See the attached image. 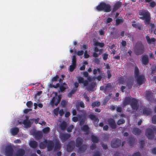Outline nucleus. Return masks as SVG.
Returning a JSON list of instances; mask_svg holds the SVG:
<instances>
[{"instance_id":"nucleus-55","label":"nucleus","mask_w":156,"mask_h":156,"mask_svg":"<svg viewBox=\"0 0 156 156\" xmlns=\"http://www.w3.org/2000/svg\"><path fill=\"white\" fill-rule=\"evenodd\" d=\"M79 83H83L84 82V78L82 77L79 76L78 78Z\"/></svg>"},{"instance_id":"nucleus-20","label":"nucleus","mask_w":156,"mask_h":156,"mask_svg":"<svg viewBox=\"0 0 156 156\" xmlns=\"http://www.w3.org/2000/svg\"><path fill=\"white\" fill-rule=\"evenodd\" d=\"M28 118H26V119L23 120V123L24 125L25 128H28L30 127L32 124L31 122L28 119Z\"/></svg>"},{"instance_id":"nucleus-62","label":"nucleus","mask_w":156,"mask_h":156,"mask_svg":"<svg viewBox=\"0 0 156 156\" xmlns=\"http://www.w3.org/2000/svg\"><path fill=\"white\" fill-rule=\"evenodd\" d=\"M84 53V51L83 50L79 51L77 52V55L78 56L82 55Z\"/></svg>"},{"instance_id":"nucleus-53","label":"nucleus","mask_w":156,"mask_h":156,"mask_svg":"<svg viewBox=\"0 0 156 156\" xmlns=\"http://www.w3.org/2000/svg\"><path fill=\"white\" fill-rule=\"evenodd\" d=\"M151 74H154L156 71V66H152L151 67Z\"/></svg>"},{"instance_id":"nucleus-10","label":"nucleus","mask_w":156,"mask_h":156,"mask_svg":"<svg viewBox=\"0 0 156 156\" xmlns=\"http://www.w3.org/2000/svg\"><path fill=\"white\" fill-rule=\"evenodd\" d=\"M89 118L93 121L94 124L96 127L98 126L99 119L98 117L93 114H90L88 116Z\"/></svg>"},{"instance_id":"nucleus-28","label":"nucleus","mask_w":156,"mask_h":156,"mask_svg":"<svg viewBox=\"0 0 156 156\" xmlns=\"http://www.w3.org/2000/svg\"><path fill=\"white\" fill-rule=\"evenodd\" d=\"M67 126V122L65 121H63L60 124L59 127L61 130H65L66 129Z\"/></svg>"},{"instance_id":"nucleus-4","label":"nucleus","mask_w":156,"mask_h":156,"mask_svg":"<svg viewBox=\"0 0 156 156\" xmlns=\"http://www.w3.org/2000/svg\"><path fill=\"white\" fill-rule=\"evenodd\" d=\"M156 133V127L152 126L151 128H148L146 129L145 135L148 139H152L154 136V134Z\"/></svg>"},{"instance_id":"nucleus-44","label":"nucleus","mask_w":156,"mask_h":156,"mask_svg":"<svg viewBox=\"0 0 156 156\" xmlns=\"http://www.w3.org/2000/svg\"><path fill=\"white\" fill-rule=\"evenodd\" d=\"M112 87V85L110 83H108L106 84L105 87L104 89V92H106L108 90Z\"/></svg>"},{"instance_id":"nucleus-34","label":"nucleus","mask_w":156,"mask_h":156,"mask_svg":"<svg viewBox=\"0 0 156 156\" xmlns=\"http://www.w3.org/2000/svg\"><path fill=\"white\" fill-rule=\"evenodd\" d=\"M135 21H133V23L132 24V26L135 28H137L139 30H141L142 27V25L140 23H138L136 24L134 23H135Z\"/></svg>"},{"instance_id":"nucleus-58","label":"nucleus","mask_w":156,"mask_h":156,"mask_svg":"<svg viewBox=\"0 0 156 156\" xmlns=\"http://www.w3.org/2000/svg\"><path fill=\"white\" fill-rule=\"evenodd\" d=\"M59 76L58 75H56L55 77H53L51 80V82H55L57 81L59 79Z\"/></svg>"},{"instance_id":"nucleus-27","label":"nucleus","mask_w":156,"mask_h":156,"mask_svg":"<svg viewBox=\"0 0 156 156\" xmlns=\"http://www.w3.org/2000/svg\"><path fill=\"white\" fill-rule=\"evenodd\" d=\"M132 132L135 135H138L140 134L141 131L139 128L135 127L133 129Z\"/></svg>"},{"instance_id":"nucleus-42","label":"nucleus","mask_w":156,"mask_h":156,"mask_svg":"<svg viewBox=\"0 0 156 156\" xmlns=\"http://www.w3.org/2000/svg\"><path fill=\"white\" fill-rule=\"evenodd\" d=\"M123 21L124 20L122 18L120 19L117 18L115 20L116 25L118 26L120 24H121L123 22Z\"/></svg>"},{"instance_id":"nucleus-64","label":"nucleus","mask_w":156,"mask_h":156,"mask_svg":"<svg viewBox=\"0 0 156 156\" xmlns=\"http://www.w3.org/2000/svg\"><path fill=\"white\" fill-rule=\"evenodd\" d=\"M133 156H141L140 153L138 151L134 153L133 155Z\"/></svg>"},{"instance_id":"nucleus-7","label":"nucleus","mask_w":156,"mask_h":156,"mask_svg":"<svg viewBox=\"0 0 156 156\" xmlns=\"http://www.w3.org/2000/svg\"><path fill=\"white\" fill-rule=\"evenodd\" d=\"M13 149L11 146H7L5 149V154L6 156H12L13 154Z\"/></svg>"},{"instance_id":"nucleus-46","label":"nucleus","mask_w":156,"mask_h":156,"mask_svg":"<svg viewBox=\"0 0 156 156\" xmlns=\"http://www.w3.org/2000/svg\"><path fill=\"white\" fill-rule=\"evenodd\" d=\"M50 128L49 127H46L42 129V131L44 133L47 134L50 131Z\"/></svg>"},{"instance_id":"nucleus-63","label":"nucleus","mask_w":156,"mask_h":156,"mask_svg":"<svg viewBox=\"0 0 156 156\" xmlns=\"http://www.w3.org/2000/svg\"><path fill=\"white\" fill-rule=\"evenodd\" d=\"M93 156H101V153L100 152L97 151L95 152Z\"/></svg>"},{"instance_id":"nucleus-12","label":"nucleus","mask_w":156,"mask_h":156,"mask_svg":"<svg viewBox=\"0 0 156 156\" xmlns=\"http://www.w3.org/2000/svg\"><path fill=\"white\" fill-rule=\"evenodd\" d=\"M108 124L112 129H115L117 128V125L115 120L112 118H109L107 120Z\"/></svg>"},{"instance_id":"nucleus-52","label":"nucleus","mask_w":156,"mask_h":156,"mask_svg":"<svg viewBox=\"0 0 156 156\" xmlns=\"http://www.w3.org/2000/svg\"><path fill=\"white\" fill-rule=\"evenodd\" d=\"M73 128V125H71L67 129V131L69 133L71 132L72 131V130Z\"/></svg>"},{"instance_id":"nucleus-6","label":"nucleus","mask_w":156,"mask_h":156,"mask_svg":"<svg viewBox=\"0 0 156 156\" xmlns=\"http://www.w3.org/2000/svg\"><path fill=\"white\" fill-rule=\"evenodd\" d=\"M121 141L118 139H114L111 142V146L112 148H117L121 145Z\"/></svg>"},{"instance_id":"nucleus-51","label":"nucleus","mask_w":156,"mask_h":156,"mask_svg":"<svg viewBox=\"0 0 156 156\" xmlns=\"http://www.w3.org/2000/svg\"><path fill=\"white\" fill-rule=\"evenodd\" d=\"M33 103L31 101H28L27 102L26 105L29 108H31L33 106Z\"/></svg>"},{"instance_id":"nucleus-32","label":"nucleus","mask_w":156,"mask_h":156,"mask_svg":"<svg viewBox=\"0 0 156 156\" xmlns=\"http://www.w3.org/2000/svg\"><path fill=\"white\" fill-rule=\"evenodd\" d=\"M96 85V83L95 82H92L87 87V89L90 91H94L93 89Z\"/></svg>"},{"instance_id":"nucleus-57","label":"nucleus","mask_w":156,"mask_h":156,"mask_svg":"<svg viewBox=\"0 0 156 156\" xmlns=\"http://www.w3.org/2000/svg\"><path fill=\"white\" fill-rule=\"evenodd\" d=\"M102 56L103 60L106 61L108 59V54L106 53H105L102 55Z\"/></svg>"},{"instance_id":"nucleus-17","label":"nucleus","mask_w":156,"mask_h":156,"mask_svg":"<svg viewBox=\"0 0 156 156\" xmlns=\"http://www.w3.org/2000/svg\"><path fill=\"white\" fill-rule=\"evenodd\" d=\"M145 97L148 101H151L153 98V94L151 91H146Z\"/></svg>"},{"instance_id":"nucleus-25","label":"nucleus","mask_w":156,"mask_h":156,"mask_svg":"<svg viewBox=\"0 0 156 156\" xmlns=\"http://www.w3.org/2000/svg\"><path fill=\"white\" fill-rule=\"evenodd\" d=\"M25 153V150L23 149H20L16 151V156H23Z\"/></svg>"},{"instance_id":"nucleus-19","label":"nucleus","mask_w":156,"mask_h":156,"mask_svg":"<svg viewBox=\"0 0 156 156\" xmlns=\"http://www.w3.org/2000/svg\"><path fill=\"white\" fill-rule=\"evenodd\" d=\"M149 58L148 56L147 55H143L141 58V61L143 65H146L149 62Z\"/></svg>"},{"instance_id":"nucleus-35","label":"nucleus","mask_w":156,"mask_h":156,"mask_svg":"<svg viewBox=\"0 0 156 156\" xmlns=\"http://www.w3.org/2000/svg\"><path fill=\"white\" fill-rule=\"evenodd\" d=\"M135 141V139L134 137L130 136L129 137L128 142L130 146H133L134 144Z\"/></svg>"},{"instance_id":"nucleus-45","label":"nucleus","mask_w":156,"mask_h":156,"mask_svg":"<svg viewBox=\"0 0 156 156\" xmlns=\"http://www.w3.org/2000/svg\"><path fill=\"white\" fill-rule=\"evenodd\" d=\"M47 146V144L44 142V141L43 142H41L40 144L39 147L42 149H44Z\"/></svg>"},{"instance_id":"nucleus-50","label":"nucleus","mask_w":156,"mask_h":156,"mask_svg":"<svg viewBox=\"0 0 156 156\" xmlns=\"http://www.w3.org/2000/svg\"><path fill=\"white\" fill-rule=\"evenodd\" d=\"M76 65L74 64H72L69 66V71L71 72L73 71L74 69H75Z\"/></svg>"},{"instance_id":"nucleus-56","label":"nucleus","mask_w":156,"mask_h":156,"mask_svg":"<svg viewBox=\"0 0 156 156\" xmlns=\"http://www.w3.org/2000/svg\"><path fill=\"white\" fill-rule=\"evenodd\" d=\"M76 90L77 89H76L73 88V89L70 91L69 95H68V97H71V95L72 94H74Z\"/></svg>"},{"instance_id":"nucleus-60","label":"nucleus","mask_w":156,"mask_h":156,"mask_svg":"<svg viewBox=\"0 0 156 156\" xmlns=\"http://www.w3.org/2000/svg\"><path fill=\"white\" fill-rule=\"evenodd\" d=\"M61 105L63 107H65L67 104V102L65 100H62L61 102Z\"/></svg>"},{"instance_id":"nucleus-11","label":"nucleus","mask_w":156,"mask_h":156,"mask_svg":"<svg viewBox=\"0 0 156 156\" xmlns=\"http://www.w3.org/2000/svg\"><path fill=\"white\" fill-rule=\"evenodd\" d=\"M137 84L140 85L144 82L145 76L143 75H141L135 77Z\"/></svg>"},{"instance_id":"nucleus-18","label":"nucleus","mask_w":156,"mask_h":156,"mask_svg":"<svg viewBox=\"0 0 156 156\" xmlns=\"http://www.w3.org/2000/svg\"><path fill=\"white\" fill-rule=\"evenodd\" d=\"M145 37L148 44H155L156 40L155 38L154 37L151 38L148 35H147Z\"/></svg>"},{"instance_id":"nucleus-33","label":"nucleus","mask_w":156,"mask_h":156,"mask_svg":"<svg viewBox=\"0 0 156 156\" xmlns=\"http://www.w3.org/2000/svg\"><path fill=\"white\" fill-rule=\"evenodd\" d=\"M12 134L13 135H16L19 132V129L17 127L12 128L11 129Z\"/></svg>"},{"instance_id":"nucleus-49","label":"nucleus","mask_w":156,"mask_h":156,"mask_svg":"<svg viewBox=\"0 0 156 156\" xmlns=\"http://www.w3.org/2000/svg\"><path fill=\"white\" fill-rule=\"evenodd\" d=\"M72 63L73 64L76 65V56L74 55L73 56Z\"/></svg>"},{"instance_id":"nucleus-31","label":"nucleus","mask_w":156,"mask_h":156,"mask_svg":"<svg viewBox=\"0 0 156 156\" xmlns=\"http://www.w3.org/2000/svg\"><path fill=\"white\" fill-rule=\"evenodd\" d=\"M81 130L86 133V134H88L89 133V128L88 126L87 125H84L82 128Z\"/></svg>"},{"instance_id":"nucleus-37","label":"nucleus","mask_w":156,"mask_h":156,"mask_svg":"<svg viewBox=\"0 0 156 156\" xmlns=\"http://www.w3.org/2000/svg\"><path fill=\"white\" fill-rule=\"evenodd\" d=\"M87 146L86 144L82 145L80 146L79 147V151L83 152L86 151L87 148Z\"/></svg>"},{"instance_id":"nucleus-54","label":"nucleus","mask_w":156,"mask_h":156,"mask_svg":"<svg viewBox=\"0 0 156 156\" xmlns=\"http://www.w3.org/2000/svg\"><path fill=\"white\" fill-rule=\"evenodd\" d=\"M59 108L57 107L56 108L54 109L53 110V112L55 115L56 116H57L58 115V112H59Z\"/></svg>"},{"instance_id":"nucleus-5","label":"nucleus","mask_w":156,"mask_h":156,"mask_svg":"<svg viewBox=\"0 0 156 156\" xmlns=\"http://www.w3.org/2000/svg\"><path fill=\"white\" fill-rule=\"evenodd\" d=\"M130 105L133 110L136 111L139 107L138 101L136 99L132 98Z\"/></svg>"},{"instance_id":"nucleus-1","label":"nucleus","mask_w":156,"mask_h":156,"mask_svg":"<svg viewBox=\"0 0 156 156\" xmlns=\"http://www.w3.org/2000/svg\"><path fill=\"white\" fill-rule=\"evenodd\" d=\"M139 15L141 16L140 19L144 20L145 25H149L150 27H151V32H153L154 34L156 35V27L154 30L155 25L154 23H150L151 18L150 13L147 10L142 9L139 10Z\"/></svg>"},{"instance_id":"nucleus-47","label":"nucleus","mask_w":156,"mask_h":156,"mask_svg":"<svg viewBox=\"0 0 156 156\" xmlns=\"http://www.w3.org/2000/svg\"><path fill=\"white\" fill-rule=\"evenodd\" d=\"M79 106H80V107L82 108H84L85 107L84 103L82 101H81L80 103L79 106L77 105L76 106V108L77 110H78L79 109Z\"/></svg>"},{"instance_id":"nucleus-29","label":"nucleus","mask_w":156,"mask_h":156,"mask_svg":"<svg viewBox=\"0 0 156 156\" xmlns=\"http://www.w3.org/2000/svg\"><path fill=\"white\" fill-rule=\"evenodd\" d=\"M126 80V77L125 76H121L118 79L119 83L121 84H124L125 83Z\"/></svg>"},{"instance_id":"nucleus-41","label":"nucleus","mask_w":156,"mask_h":156,"mask_svg":"<svg viewBox=\"0 0 156 156\" xmlns=\"http://www.w3.org/2000/svg\"><path fill=\"white\" fill-rule=\"evenodd\" d=\"M91 140L94 143H98L99 141L98 138L96 136L94 135L91 136Z\"/></svg>"},{"instance_id":"nucleus-14","label":"nucleus","mask_w":156,"mask_h":156,"mask_svg":"<svg viewBox=\"0 0 156 156\" xmlns=\"http://www.w3.org/2000/svg\"><path fill=\"white\" fill-rule=\"evenodd\" d=\"M75 146V142L74 141H71L68 144L67 147V151L71 152Z\"/></svg>"},{"instance_id":"nucleus-15","label":"nucleus","mask_w":156,"mask_h":156,"mask_svg":"<svg viewBox=\"0 0 156 156\" xmlns=\"http://www.w3.org/2000/svg\"><path fill=\"white\" fill-rule=\"evenodd\" d=\"M122 3L120 1H117L114 4L112 9V12H116L122 6Z\"/></svg>"},{"instance_id":"nucleus-24","label":"nucleus","mask_w":156,"mask_h":156,"mask_svg":"<svg viewBox=\"0 0 156 156\" xmlns=\"http://www.w3.org/2000/svg\"><path fill=\"white\" fill-rule=\"evenodd\" d=\"M61 147V144L58 140L55 142V146L54 147V151L59 150Z\"/></svg>"},{"instance_id":"nucleus-13","label":"nucleus","mask_w":156,"mask_h":156,"mask_svg":"<svg viewBox=\"0 0 156 156\" xmlns=\"http://www.w3.org/2000/svg\"><path fill=\"white\" fill-rule=\"evenodd\" d=\"M70 137V134L67 133H62L59 135V137L62 141L63 142L67 140Z\"/></svg>"},{"instance_id":"nucleus-36","label":"nucleus","mask_w":156,"mask_h":156,"mask_svg":"<svg viewBox=\"0 0 156 156\" xmlns=\"http://www.w3.org/2000/svg\"><path fill=\"white\" fill-rule=\"evenodd\" d=\"M68 88L67 84L64 83H63V85L60 86L59 87V90L61 92H63L64 91L65 89L67 88Z\"/></svg>"},{"instance_id":"nucleus-26","label":"nucleus","mask_w":156,"mask_h":156,"mask_svg":"<svg viewBox=\"0 0 156 156\" xmlns=\"http://www.w3.org/2000/svg\"><path fill=\"white\" fill-rule=\"evenodd\" d=\"M29 145L31 148L35 149L37 147L38 143L35 140H31L30 142Z\"/></svg>"},{"instance_id":"nucleus-8","label":"nucleus","mask_w":156,"mask_h":156,"mask_svg":"<svg viewBox=\"0 0 156 156\" xmlns=\"http://www.w3.org/2000/svg\"><path fill=\"white\" fill-rule=\"evenodd\" d=\"M44 142L47 144V150L48 151H50L52 150L54 146V142L52 140H45Z\"/></svg>"},{"instance_id":"nucleus-22","label":"nucleus","mask_w":156,"mask_h":156,"mask_svg":"<svg viewBox=\"0 0 156 156\" xmlns=\"http://www.w3.org/2000/svg\"><path fill=\"white\" fill-rule=\"evenodd\" d=\"M143 113L147 115H151L152 114V110L151 108H145L143 109Z\"/></svg>"},{"instance_id":"nucleus-23","label":"nucleus","mask_w":156,"mask_h":156,"mask_svg":"<svg viewBox=\"0 0 156 156\" xmlns=\"http://www.w3.org/2000/svg\"><path fill=\"white\" fill-rule=\"evenodd\" d=\"M131 101L132 98L128 97H126L124 99L123 103V106H125L127 105H130Z\"/></svg>"},{"instance_id":"nucleus-30","label":"nucleus","mask_w":156,"mask_h":156,"mask_svg":"<svg viewBox=\"0 0 156 156\" xmlns=\"http://www.w3.org/2000/svg\"><path fill=\"white\" fill-rule=\"evenodd\" d=\"M35 137L37 140H40L43 137V135L41 132L38 131L35 133Z\"/></svg>"},{"instance_id":"nucleus-38","label":"nucleus","mask_w":156,"mask_h":156,"mask_svg":"<svg viewBox=\"0 0 156 156\" xmlns=\"http://www.w3.org/2000/svg\"><path fill=\"white\" fill-rule=\"evenodd\" d=\"M133 85V80L131 79H128L127 83V86L129 89H130L132 87Z\"/></svg>"},{"instance_id":"nucleus-43","label":"nucleus","mask_w":156,"mask_h":156,"mask_svg":"<svg viewBox=\"0 0 156 156\" xmlns=\"http://www.w3.org/2000/svg\"><path fill=\"white\" fill-rule=\"evenodd\" d=\"M134 74L135 77L140 75L139 69L137 66H135V67Z\"/></svg>"},{"instance_id":"nucleus-2","label":"nucleus","mask_w":156,"mask_h":156,"mask_svg":"<svg viewBox=\"0 0 156 156\" xmlns=\"http://www.w3.org/2000/svg\"><path fill=\"white\" fill-rule=\"evenodd\" d=\"M134 51L135 54L137 55H141L144 53V47L141 41H138L136 44Z\"/></svg>"},{"instance_id":"nucleus-3","label":"nucleus","mask_w":156,"mask_h":156,"mask_svg":"<svg viewBox=\"0 0 156 156\" xmlns=\"http://www.w3.org/2000/svg\"><path fill=\"white\" fill-rule=\"evenodd\" d=\"M96 9L98 11H104L105 12H109L111 11L110 5L103 2L96 7Z\"/></svg>"},{"instance_id":"nucleus-21","label":"nucleus","mask_w":156,"mask_h":156,"mask_svg":"<svg viewBox=\"0 0 156 156\" xmlns=\"http://www.w3.org/2000/svg\"><path fill=\"white\" fill-rule=\"evenodd\" d=\"M83 142V140L80 137H77L76 140V146L77 147L80 146Z\"/></svg>"},{"instance_id":"nucleus-61","label":"nucleus","mask_w":156,"mask_h":156,"mask_svg":"<svg viewBox=\"0 0 156 156\" xmlns=\"http://www.w3.org/2000/svg\"><path fill=\"white\" fill-rule=\"evenodd\" d=\"M150 6L152 8H154L155 5V3L154 1H151L150 3Z\"/></svg>"},{"instance_id":"nucleus-40","label":"nucleus","mask_w":156,"mask_h":156,"mask_svg":"<svg viewBox=\"0 0 156 156\" xmlns=\"http://www.w3.org/2000/svg\"><path fill=\"white\" fill-rule=\"evenodd\" d=\"M101 105V102L99 101H96L93 102L91 104V106L93 108L95 107H99Z\"/></svg>"},{"instance_id":"nucleus-9","label":"nucleus","mask_w":156,"mask_h":156,"mask_svg":"<svg viewBox=\"0 0 156 156\" xmlns=\"http://www.w3.org/2000/svg\"><path fill=\"white\" fill-rule=\"evenodd\" d=\"M61 99V97L59 95L57 97H53L51 101V105L53 106L54 105L57 106L59 103Z\"/></svg>"},{"instance_id":"nucleus-59","label":"nucleus","mask_w":156,"mask_h":156,"mask_svg":"<svg viewBox=\"0 0 156 156\" xmlns=\"http://www.w3.org/2000/svg\"><path fill=\"white\" fill-rule=\"evenodd\" d=\"M151 121L153 124H156V115H154L152 116Z\"/></svg>"},{"instance_id":"nucleus-39","label":"nucleus","mask_w":156,"mask_h":156,"mask_svg":"<svg viewBox=\"0 0 156 156\" xmlns=\"http://www.w3.org/2000/svg\"><path fill=\"white\" fill-rule=\"evenodd\" d=\"M94 45L96 46H99L100 48H103L105 45L103 43H101L98 41H95L94 42Z\"/></svg>"},{"instance_id":"nucleus-16","label":"nucleus","mask_w":156,"mask_h":156,"mask_svg":"<svg viewBox=\"0 0 156 156\" xmlns=\"http://www.w3.org/2000/svg\"><path fill=\"white\" fill-rule=\"evenodd\" d=\"M87 114L86 112L83 113L82 115V117L81 119V116L80 115H79L78 116V117L80 120V126H82L85 123V121L87 119Z\"/></svg>"},{"instance_id":"nucleus-48","label":"nucleus","mask_w":156,"mask_h":156,"mask_svg":"<svg viewBox=\"0 0 156 156\" xmlns=\"http://www.w3.org/2000/svg\"><path fill=\"white\" fill-rule=\"evenodd\" d=\"M125 122V120L123 119H119L117 122V124L119 125L124 124Z\"/></svg>"}]
</instances>
